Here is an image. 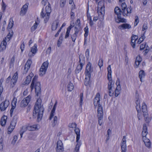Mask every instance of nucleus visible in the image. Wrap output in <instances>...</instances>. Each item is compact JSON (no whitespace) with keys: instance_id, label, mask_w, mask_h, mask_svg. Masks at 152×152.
<instances>
[{"instance_id":"2f4dec72","label":"nucleus","mask_w":152,"mask_h":152,"mask_svg":"<svg viewBox=\"0 0 152 152\" xmlns=\"http://www.w3.org/2000/svg\"><path fill=\"white\" fill-rule=\"evenodd\" d=\"M74 88V85L72 83L69 82L67 86L68 90L69 91H72Z\"/></svg>"},{"instance_id":"3c124183","label":"nucleus","mask_w":152,"mask_h":152,"mask_svg":"<svg viewBox=\"0 0 152 152\" xmlns=\"http://www.w3.org/2000/svg\"><path fill=\"white\" fill-rule=\"evenodd\" d=\"M146 43L145 42L142 44L140 47V50H143L146 47Z\"/></svg>"},{"instance_id":"cd10ccee","label":"nucleus","mask_w":152,"mask_h":152,"mask_svg":"<svg viewBox=\"0 0 152 152\" xmlns=\"http://www.w3.org/2000/svg\"><path fill=\"white\" fill-rule=\"evenodd\" d=\"M121 89V86H117L115 90V97H117L119 94Z\"/></svg>"},{"instance_id":"f03ea898","label":"nucleus","mask_w":152,"mask_h":152,"mask_svg":"<svg viewBox=\"0 0 152 152\" xmlns=\"http://www.w3.org/2000/svg\"><path fill=\"white\" fill-rule=\"evenodd\" d=\"M38 78V76L35 75L33 78L31 85V88L32 90L35 85V92L37 96L38 94L40 92L41 85L40 83L37 81Z\"/></svg>"},{"instance_id":"dca6fc26","label":"nucleus","mask_w":152,"mask_h":152,"mask_svg":"<svg viewBox=\"0 0 152 152\" xmlns=\"http://www.w3.org/2000/svg\"><path fill=\"white\" fill-rule=\"evenodd\" d=\"M28 5V3H26L23 6L20 12V15L23 16L26 13Z\"/></svg>"},{"instance_id":"473e14b6","label":"nucleus","mask_w":152,"mask_h":152,"mask_svg":"<svg viewBox=\"0 0 152 152\" xmlns=\"http://www.w3.org/2000/svg\"><path fill=\"white\" fill-rule=\"evenodd\" d=\"M109 82L108 83V90H110V89H112L113 86L114 84V82H113L112 80H108Z\"/></svg>"},{"instance_id":"774afa93","label":"nucleus","mask_w":152,"mask_h":152,"mask_svg":"<svg viewBox=\"0 0 152 152\" xmlns=\"http://www.w3.org/2000/svg\"><path fill=\"white\" fill-rule=\"evenodd\" d=\"M135 42L132 40V39L131 38V45L133 48H134L135 46Z\"/></svg>"},{"instance_id":"2eb2a0df","label":"nucleus","mask_w":152,"mask_h":152,"mask_svg":"<svg viewBox=\"0 0 152 152\" xmlns=\"http://www.w3.org/2000/svg\"><path fill=\"white\" fill-rule=\"evenodd\" d=\"M32 63V61L31 59H28L26 62L25 65L24 69L23 72V74H26L28 71Z\"/></svg>"},{"instance_id":"6e6552de","label":"nucleus","mask_w":152,"mask_h":152,"mask_svg":"<svg viewBox=\"0 0 152 152\" xmlns=\"http://www.w3.org/2000/svg\"><path fill=\"white\" fill-rule=\"evenodd\" d=\"M48 64L49 63L48 61L45 62L42 64L39 70V75L40 76H42L45 74L48 67Z\"/></svg>"},{"instance_id":"7ed1b4c3","label":"nucleus","mask_w":152,"mask_h":152,"mask_svg":"<svg viewBox=\"0 0 152 152\" xmlns=\"http://www.w3.org/2000/svg\"><path fill=\"white\" fill-rule=\"evenodd\" d=\"M114 12L115 13L117 16V18L115 17V21L116 23H119L120 22L126 23V22L125 19L121 18V15L122 14V10L119 7H115Z\"/></svg>"},{"instance_id":"72a5a7b5","label":"nucleus","mask_w":152,"mask_h":152,"mask_svg":"<svg viewBox=\"0 0 152 152\" xmlns=\"http://www.w3.org/2000/svg\"><path fill=\"white\" fill-rule=\"evenodd\" d=\"M37 45L35 44L34 46L31 48L30 51L33 53V54H35L37 53Z\"/></svg>"},{"instance_id":"423d86ee","label":"nucleus","mask_w":152,"mask_h":152,"mask_svg":"<svg viewBox=\"0 0 152 152\" xmlns=\"http://www.w3.org/2000/svg\"><path fill=\"white\" fill-rule=\"evenodd\" d=\"M142 110L143 113V115L145 121L147 123H149L151 121V118L148 117L147 106L144 102L142 103Z\"/></svg>"},{"instance_id":"ddd939ff","label":"nucleus","mask_w":152,"mask_h":152,"mask_svg":"<svg viewBox=\"0 0 152 152\" xmlns=\"http://www.w3.org/2000/svg\"><path fill=\"white\" fill-rule=\"evenodd\" d=\"M9 101L5 100L0 104V109L2 111H5L9 105Z\"/></svg>"},{"instance_id":"412c9836","label":"nucleus","mask_w":152,"mask_h":152,"mask_svg":"<svg viewBox=\"0 0 152 152\" xmlns=\"http://www.w3.org/2000/svg\"><path fill=\"white\" fill-rule=\"evenodd\" d=\"M108 73H107V79L108 80H112L111 74H112V70L111 68L110 65H109L107 68Z\"/></svg>"},{"instance_id":"a878e982","label":"nucleus","mask_w":152,"mask_h":152,"mask_svg":"<svg viewBox=\"0 0 152 152\" xmlns=\"http://www.w3.org/2000/svg\"><path fill=\"white\" fill-rule=\"evenodd\" d=\"M39 22L38 20H36L35 23L31 28V31H34L37 28L38 25H39Z\"/></svg>"},{"instance_id":"e433bc0d","label":"nucleus","mask_w":152,"mask_h":152,"mask_svg":"<svg viewBox=\"0 0 152 152\" xmlns=\"http://www.w3.org/2000/svg\"><path fill=\"white\" fill-rule=\"evenodd\" d=\"M12 36V34H11L9 33L5 37V39L8 42L10 40Z\"/></svg>"},{"instance_id":"ea45409f","label":"nucleus","mask_w":152,"mask_h":152,"mask_svg":"<svg viewBox=\"0 0 152 152\" xmlns=\"http://www.w3.org/2000/svg\"><path fill=\"white\" fill-rule=\"evenodd\" d=\"M84 31L85 32L84 34V36L87 37L88 33V26H86L84 28Z\"/></svg>"},{"instance_id":"9b49d317","label":"nucleus","mask_w":152,"mask_h":152,"mask_svg":"<svg viewBox=\"0 0 152 152\" xmlns=\"http://www.w3.org/2000/svg\"><path fill=\"white\" fill-rule=\"evenodd\" d=\"M99 4L100 3H99L98 6L97 12L99 16L103 18L104 17L105 13V7L104 6V5H103L102 6L100 7Z\"/></svg>"},{"instance_id":"c85d7f7f","label":"nucleus","mask_w":152,"mask_h":152,"mask_svg":"<svg viewBox=\"0 0 152 152\" xmlns=\"http://www.w3.org/2000/svg\"><path fill=\"white\" fill-rule=\"evenodd\" d=\"M86 77L84 81V84L86 86H87L88 85H89L90 84V80L91 76H90L89 77H88L87 76H86Z\"/></svg>"},{"instance_id":"e2e57ef3","label":"nucleus","mask_w":152,"mask_h":152,"mask_svg":"<svg viewBox=\"0 0 152 152\" xmlns=\"http://www.w3.org/2000/svg\"><path fill=\"white\" fill-rule=\"evenodd\" d=\"M57 147L63 146V143L61 140H59L57 141Z\"/></svg>"},{"instance_id":"052dcab7","label":"nucleus","mask_w":152,"mask_h":152,"mask_svg":"<svg viewBox=\"0 0 152 152\" xmlns=\"http://www.w3.org/2000/svg\"><path fill=\"white\" fill-rule=\"evenodd\" d=\"M142 131H145L146 132H148L147 131V127L145 124H144L143 125Z\"/></svg>"},{"instance_id":"338daca9","label":"nucleus","mask_w":152,"mask_h":152,"mask_svg":"<svg viewBox=\"0 0 152 152\" xmlns=\"http://www.w3.org/2000/svg\"><path fill=\"white\" fill-rule=\"evenodd\" d=\"M51 52V47H48L46 50V53L47 54H49Z\"/></svg>"},{"instance_id":"f704fd0d","label":"nucleus","mask_w":152,"mask_h":152,"mask_svg":"<svg viewBox=\"0 0 152 152\" xmlns=\"http://www.w3.org/2000/svg\"><path fill=\"white\" fill-rule=\"evenodd\" d=\"M45 12L47 13V17L48 18V15H50V14L51 12V7H45Z\"/></svg>"},{"instance_id":"58836bf2","label":"nucleus","mask_w":152,"mask_h":152,"mask_svg":"<svg viewBox=\"0 0 152 152\" xmlns=\"http://www.w3.org/2000/svg\"><path fill=\"white\" fill-rule=\"evenodd\" d=\"M57 152H62L64 151L63 146L57 147L56 148Z\"/></svg>"},{"instance_id":"79ce46f5","label":"nucleus","mask_w":152,"mask_h":152,"mask_svg":"<svg viewBox=\"0 0 152 152\" xmlns=\"http://www.w3.org/2000/svg\"><path fill=\"white\" fill-rule=\"evenodd\" d=\"M15 57L14 56H13L12 58L10 61V66H12L14 64V63L15 62Z\"/></svg>"},{"instance_id":"de8ad7c7","label":"nucleus","mask_w":152,"mask_h":152,"mask_svg":"<svg viewBox=\"0 0 152 152\" xmlns=\"http://www.w3.org/2000/svg\"><path fill=\"white\" fill-rule=\"evenodd\" d=\"M3 140L1 137L0 138V151L2 150L3 147L2 143Z\"/></svg>"},{"instance_id":"4d7b16f0","label":"nucleus","mask_w":152,"mask_h":152,"mask_svg":"<svg viewBox=\"0 0 152 152\" xmlns=\"http://www.w3.org/2000/svg\"><path fill=\"white\" fill-rule=\"evenodd\" d=\"M131 38L132 39V40L136 41L138 38V37L137 35H132L131 37Z\"/></svg>"},{"instance_id":"6ab92c4d","label":"nucleus","mask_w":152,"mask_h":152,"mask_svg":"<svg viewBox=\"0 0 152 152\" xmlns=\"http://www.w3.org/2000/svg\"><path fill=\"white\" fill-rule=\"evenodd\" d=\"M57 101H56L55 102V104H54L52 110L50 114V117L49 119L50 120H51L53 116L54 115V114L55 112V110L56 109L57 104Z\"/></svg>"},{"instance_id":"864d4df0","label":"nucleus","mask_w":152,"mask_h":152,"mask_svg":"<svg viewBox=\"0 0 152 152\" xmlns=\"http://www.w3.org/2000/svg\"><path fill=\"white\" fill-rule=\"evenodd\" d=\"M126 8L122 10V14L124 16H127V11Z\"/></svg>"},{"instance_id":"20e7f679","label":"nucleus","mask_w":152,"mask_h":152,"mask_svg":"<svg viewBox=\"0 0 152 152\" xmlns=\"http://www.w3.org/2000/svg\"><path fill=\"white\" fill-rule=\"evenodd\" d=\"M75 131L77 134L76 142H77V144L76 145L74 152H79L81 145L80 143L78 142L80 138V131L78 128L76 127H75Z\"/></svg>"},{"instance_id":"a18cd8bd","label":"nucleus","mask_w":152,"mask_h":152,"mask_svg":"<svg viewBox=\"0 0 152 152\" xmlns=\"http://www.w3.org/2000/svg\"><path fill=\"white\" fill-rule=\"evenodd\" d=\"M80 106H81L82 105V102L83 101V94L82 93L80 94Z\"/></svg>"},{"instance_id":"bf43d9fd","label":"nucleus","mask_w":152,"mask_h":152,"mask_svg":"<svg viewBox=\"0 0 152 152\" xmlns=\"http://www.w3.org/2000/svg\"><path fill=\"white\" fill-rule=\"evenodd\" d=\"M136 107L138 113H140L141 112L140 105H136Z\"/></svg>"},{"instance_id":"f3484780","label":"nucleus","mask_w":152,"mask_h":152,"mask_svg":"<svg viewBox=\"0 0 152 152\" xmlns=\"http://www.w3.org/2000/svg\"><path fill=\"white\" fill-rule=\"evenodd\" d=\"M40 16L41 18H45L44 22L45 23H46L49 18L50 15H48V18L47 17V13L45 11L44 12L43 10L41 12Z\"/></svg>"},{"instance_id":"f8f14e48","label":"nucleus","mask_w":152,"mask_h":152,"mask_svg":"<svg viewBox=\"0 0 152 152\" xmlns=\"http://www.w3.org/2000/svg\"><path fill=\"white\" fill-rule=\"evenodd\" d=\"M121 152H126L127 150L126 145V136H124L123 137L121 142Z\"/></svg>"},{"instance_id":"5701e85b","label":"nucleus","mask_w":152,"mask_h":152,"mask_svg":"<svg viewBox=\"0 0 152 152\" xmlns=\"http://www.w3.org/2000/svg\"><path fill=\"white\" fill-rule=\"evenodd\" d=\"M26 129L29 131H34L38 129L37 125H34L32 126H28L27 127Z\"/></svg>"},{"instance_id":"a19ab883","label":"nucleus","mask_w":152,"mask_h":152,"mask_svg":"<svg viewBox=\"0 0 152 152\" xmlns=\"http://www.w3.org/2000/svg\"><path fill=\"white\" fill-rule=\"evenodd\" d=\"M132 8L131 6L129 7H128L126 9V11H127V16L128 15H130L132 12L131 11Z\"/></svg>"},{"instance_id":"39448f33","label":"nucleus","mask_w":152,"mask_h":152,"mask_svg":"<svg viewBox=\"0 0 152 152\" xmlns=\"http://www.w3.org/2000/svg\"><path fill=\"white\" fill-rule=\"evenodd\" d=\"M99 107L97 110V117L98 118V124L99 125L101 126L103 123V113L102 107L100 105H99Z\"/></svg>"},{"instance_id":"8fccbe9b","label":"nucleus","mask_w":152,"mask_h":152,"mask_svg":"<svg viewBox=\"0 0 152 152\" xmlns=\"http://www.w3.org/2000/svg\"><path fill=\"white\" fill-rule=\"evenodd\" d=\"M77 37V35L75 34H74L72 35H71V38L72 39V40L73 42H75L76 38Z\"/></svg>"},{"instance_id":"bb28decb","label":"nucleus","mask_w":152,"mask_h":152,"mask_svg":"<svg viewBox=\"0 0 152 152\" xmlns=\"http://www.w3.org/2000/svg\"><path fill=\"white\" fill-rule=\"evenodd\" d=\"M145 76V74L143 70H140L139 73V76L141 82H142V78H144Z\"/></svg>"},{"instance_id":"4468645a","label":"nucleus","mask_w":152,"mask_h":152,"mask_svg":"<svg viewBox=\"0 0 152 152\" xmlns=\"http://www.w3.org/2000/svg\"><path fill=\"white\" fill-rule=\"evenodd\" d=\"M100 99V96L99 94V93H97L94 99V103L95 107H96L98 105V109L99 107V105L102 106L101 104H99Z\"/></svg>"},{"instance_id":"49530a36","label":"nucleus","mask_w":152,"mask_h":152,"mask_svg":"<svg viewBox=\"0 0 152 152\" xmlns=\"http://www.w3.org/2000/svg\"><path fill=\"white\" fill-rule=\"evenodd\" d=\"M103 61L102 59H100L98 63V65L100 68L103 66Z\"/></svg>"},{"instance_id":"393cba45","label":"nucleus","mask_w":152,"mask_h":152,"mask_svg":"<svg viewBox=\"0 0 152 152\" xmlns=\"http://www.w3.org/2000/svg\"><path fill=\"white\" fill-rule=\"evenodd\" d=\"M33 75V74L32 73H30L28 76L26 77L25 81L26 84H28L30 83L31 80V78Z\"/></svg>"},{"instance_id":"13d9d810","label":"nucleus","mask_w":152,"mask_h":152,"mask_svg":"<svg viewBox=\"0 0 152 152\" xmlns=\"http://www.w3.org/2000/svg\"><path fill=\"white\" fill-rule=\"evenodd\" d=\"M89 56V49H87L85 52V56L86 58H88Z\"/></svg>"},{"instance_id":"c03bdc74","label":"nucleus","mask_w":152,"mask_h":152,"mask_svg":"<svg viewBox=\"0 0 152 152\" xmlns=\"http://www.w3.org/2000/svg\"><path fill=\"white\" fill-rule=\"evenodd\" d=\"M7 41L5 40V39H4V40L2 41V42L1 43V44L0 46V47H2L3 46H6L7 45Z\"/></svg>"},{"instance_id":"aec40b11","label":"nucleus","mask_w":152,"mask_h":152,"mask_svg":"<svg viewBox=\"0 0 152 152\" xmlns=\"http://www.w3.org/2000/svg\"><path fill=\"white\" fill-rule=\"evenodd\" d=\"M80 65L83 66L85 63V58L83 55H80L79 56Z\"/></svg>"},{"instance_id":"a211bd4d","label":"nucleus","mask_w":152,"mask_h":152,"mask_svg":"<svg viewBox=\"0 0 152 152\" xmlns=\"http://www.w3.org/2000/svg\"><path fill=\"white\" fill-rule=\"evenodd\" d=\"M131 27L130 25L126 23L123 24L118 26V28L121 30L126 29H129Z\"/></svg>"},{"instance_id":"6e6d98bb","label":"nucleus","mask_w":152,"mask_h":152,"mask_svg":"<svg viewBox=\"0 0 152 152\" xmlns=\"http://www.w3.org/2000/svg\"><path fill=\"white\" fill-rule=\"evenodd\" d=\"M139 22L138 18L137 16L135 17V22L134 23V26H136Z\"/></svg>"},{"instance_id":"7c9ffc66","label":"nucleus","mask_w":152,"mask_h":152,"mask_svg":"<svg viewBox=\"0 0 152 152\" xmlns=\"http://www.w3.org/2000/svg\"><path fill=\"white\" fill-rule=\"evenodd\" d=\"M83 66L80 65H78L75 70V73L77 74L79 73L82 69Z\"/></svg>"},{"instance_id":"9d476101","label":"nucleus","mask_w":152,"mask_h":152,"mask_svg":"<svg viewBox=\"0 0 152 152\" xmlns=\"http://www.w3.org/2000/svg\"><path fill=\"white\" fill-rule=\"evenodd\" d=\"M31 97V95H29L26 98H24L21 101L20 106L21 107H26L29 102Z\"/></svg>"},{"instance_id":"5fc2aeb1","label":"nucleus","mask_w":152,"mask_h":152,"mask_svg":"<svg viewBox=\"0 0 152 152\" xmlns=\"http://www.w3.org/2000/svg\"><path fill=\"white\" fill-rule=\"evenodd\" d=\"M75 25L78 27H80V21L79 19H78L75 23Z\"/></svg>"},{"instance_id":"f257e3e1","label":"nucleus","mask_w":152,"mask_h":152,"mask_svg":"<svg viewBox=\"0 0 152 152\" xmlns=\"http://www.w3.org/2000/svg\"><path fill=\"white\" fill-rule=\"evenodd\" d=\"M42 100L41 99H38L34 107L33 111V117L34 118H37L38 121L41 119L44 110L43 105L41 104Z\"/></svg>"},{"instance_id":"0e129e2a","label":"nucleus","mask_w":152,"mask_h":152,"mask_svg":"<svg viewBox=\"0 0 152 152\" xmlns=\"http://www.w3.org/2000/svg\"><path fill=\"white\" fill-rule=\"evenodd\" d=\"M18 77V74L17 72H16L14 74L12 77V78H14V79L17 80Z\"/></svg>"},{"instance_id":"09e8293b","label":"nucleus","mask_w":152,"mask_h":152,"mask_svg":"<svg viewBox=\"0 0 152 152\" xmlns=\"http://www.w3.org/2000/svg\"><path fill=\"white\" fill-rule=\"evenodd\" d=\"M13 25V20L12 21H10L9 22V24L8 25V28L9 29L11 28Z\"/></svg>"},{"instance_id":"680f3d73","label":"nucleus","mask_w":152,"mask_h":152,"mask_svg":"<svg viewBox=\"0 0 152 152\" xmlns=\"http://www.w3.org/2000/svg\"><path fill=\"white\" fill-rule=\"evenodd\" d=\"M20 48L21 50V52H23V51L24 50L25 48V45L24 43V42H23V43L21 44Z\"/></svg>"},{"instance_id":"0eeeda50","label":"nucleus","mask_w":152,"mask_h":152,"mask_svg":"<svg viewBox=\"0 0 152 152\" xmlns=\"http://www.w3.org/2000/svg\"><path fill=\"white\" fill-rule=\"evenodd\" d=\"M17 116H14L13 117L12 120L11 122L10 125L8 128V134H10L15 128L17 122Z\"/></svg>"},{"instance_id":"69168bd1","label":"nucleus","mask_w":152,"mask_h":152,"mask_svg":"<svg viewBox=\"0 0 152 152\" xmlns=\"http://www.w3.org/2000/svg\"><path fill=\"white\" fill-rule=\"evenodd\" d=\"M142 60V58L140 56H137V57L136 58V61H137L140 63L141 61Z\"/></svg>"},{"instance_id":"c756f323","label":"nucleus","mask_w":152,"mask_h":152,"mask_svg":"<svg viewBox=\"0 0 152 152\" xmlns=\"http://www.w3.org/2000/svg\"><path fill=\"white\" fill-rule=\"evenodd\" d=\"M7 117L6 116H4L1 118L0 121L1 124L2 126H4L6 122V120Z\"/></svg>"},{"instance_id":"603ef678","label":"nucleus","mask_w":152,"mask_h":152,"mask_svg":"<svg viewBox=\"0 0 152 152\" xmlns=\"http://www.w3.org/2000/svg\"><path fill=\"white\" fill-rule=\"evenodd\" d=\"M148 132H145V131H142V139L143 140H144V138H145V139H147L146 137V135L148 134Z\"/></svg>"},{"instance_id":"37998d69","label":"nucleus","mask_w":152,"mask_h":152,"mask_svg":"<svg viewBox=\"0 0 152 152\" xmlns=\"http://www.w3.org/2000/svg\"><path fill=\"white\" fill-rule=\"evenodd\" d=\"M66 0H61L60 2V6L61 7H63L66 3Z\"/></svg>"},{"instance_id":"4be33fe9","label":"nucleus","mask_w":152,"mask_h":152,"mask_svg":"<svg viewBox=\"0 0 152 152\" xmlns=\"http://www.w3.org/2000/svg\"><path fill=\"white\" fill-rule=\"evenodd\" d=\"M144 142L145 146L148 148H150L151 147V142L150 140L148 139H145V138H144Z\"/></svg>"},{"instance_id":"4c0bfd02","label":"nucleus","mask_w":152,"mask_h":152,"mask_svg":"<svg viewBox=\"0 0 152 152\" xmlns=\"http://www.w3.org/2000/svg\"><path fill=\"white\" fill-rule=\"evenodd\" d=\"M57 118L56 116H55L54 117L53 120V122L52 124V126L53 127H54L57 124Z\"/></svg>"},{"instance_id":"c9c22d12","label":"nucleus","mask_w":152,"mask_h":152,"mask_svg":"<svg viewBox=\"0 0 152 152\" xmlns=\"http://www.w3.org/2000/svg\"><path fill=\"white\" fill-rule=\"evenodd\" d=\"M145 37L144 34H142L141 37L139 39L137 43L140 44L143 41Z\"/></svg>"},{"instance_id":"b1692460","label":"nucleus","mask_w":152,"mask_h":152,"mask_svg":"<svg viewBox=\"0 0 152 152\" xmlns=\"http://www.w3.org/2000/svg\"><path fill=\"white\" fill-rule=\"evenodd\" d=\"M58 24L59 22L58 21L56 20L54 21L52 25V30L53 31L57 29Z\"/></svg>"},{"instance_id":"1a4fd4ad","label":"nucleus","mask_w":152,"mask_h":152,"mask_svg":"<svg viewBox=\"0 0 152 152\" xmlns=\"http://www.w3.org/2000/svg\"><path fill=\"white\" fill-rule=\"evenodd\" d=\"M91 66V64L90 62H89L86 66L85 72V75L88 77L91 76V73L93 71V68Z\"/></svg>"}]
</instances>
